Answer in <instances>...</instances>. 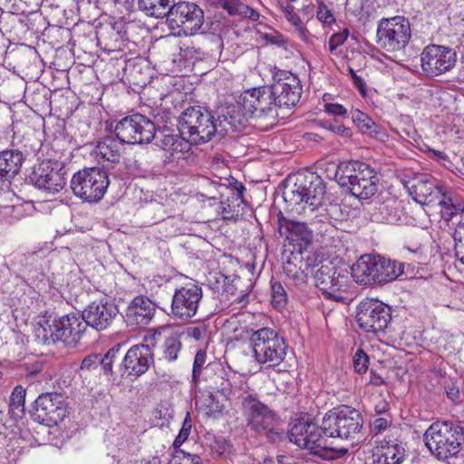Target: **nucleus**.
I'll use <instances>...</instances> for the list:
<instances>
[{"label":"nucleus","mask_w":464,"mask_h":464,"mask_svg":"<svg viewBox=\"0 0 464 464\" xmlns=\"http://www.w3.org/2000/svg\"><path fill=\"white\" fill-rule=\"evenodd\" d=\"M100 363V358L99 355H89L86 356L82 363H81V369L82 370H88L91 371L92 369L97 368L98 364Z\"/></svg>","instance_id":"bf43d9fd"},{"label":"nucleus","mask_w":464,"mask_h":464,"mask_svg":"<svg viewBox=\"0 0 464 464\" xmlns=\"http://www.w3.org/2000/svg\"><path fill=\"white\" fill-rule=\"evenodd\" d=\"M328 129L331 130L333 132L337 133L343 137L351 136V130L343 124L330 123Z\"/></svg>","instance_id":"e2e57ef3"},{"label":"nucleus","mask_w":464,"mask_h":464,"mask_svg":"<svg viewBox=\"0 0 464 464\" xmlns=\"http://www.w3.org/2000/svg\"><path fill=\"white\" fill-rule=\"evenodd\" d=\"M334 178L342 188L361 200L371 198L379 188L380 177L376 170L359 160L340 163L334 169Z\"/></svg>","instance_id":"f257e3e1"},{"label":"nucleus","mask_w":464,"mask_h":464,"mask_svg":"<svg viewBox=\"0 0 464 464\" xmlns=\"http://www.w3.org/2000/svg\"><path fill=\"white\" fill-rule=\"evenodd\" d=\"M270 88L274 102L279 108L295 106L303 92L299 78L286 71H281L274 76V82L270 85Z\"/></svg>","instance_id":"aec40b11"},{"label":"nucleus","mask_w":464,"mask_h":464,"mask_svg":"<svg viewBox=\"0 0 464 464\" xmlns=\"http://www.w3.org/2000/svg\"><path fill=\"white\" fill-rule=\"evenodd\" d=\"M178 129L195 145L206 143L218 135L216 117L202 106L187 108L178 119Z\"/></svg>","instance_id":"39448f33"},{"label":"nucleus","mask_w":464,"mask_h":464,"mask_svg":"<svg viewBox=\"0 0 464 464\" xmlns=\"http://www.w3.org/2000/svg\"><path fill=\"white\" fill-rule=\"evenodd\" d=\"M304 188H302L301 184L295 183L294 187L284 191L283 198L285 201L288 204V207L294 210L296 206L300 204L304 205Z\"/></svg>","instance_id":"79ce46f5"},{"label":"nucleus","mask_w":464,"mask_h":464,"mask_svg":"<svg viewBox=\"0 0 464 464\" xmlns=\"http://www.w3.org/2000/svg\"><path fill=\"white\" fill-rule=\"evenodd\" d=\"M208 387L209 389L220 392L225 396H227L231 391L230 382L228 380H225L222 376H216L210 380Z\"/></svg>","instance_id":"603ef678"},{"label":"nucleus","mask_w":464,"mask_h":464,"mask_svg":"<svg viewBox=\"0 0 464 464\" xmlns=\"http://www.w3.org/2000/svg\"><path fill=\"white\" fill-rule=\"evenodd\" d=\"M389 403L386 401H380L374 407L375 412L378 414L384 413L389 410Z\"/></svg>","instance_id":"774afa93"},{"label":"nucleus","mask_w":464,"mask_h":464,"mask_svg":"<svg viewBox=\"0 0 464 464\" xmlns=\"http://www.w3.org/2000/svg\"><path fill=\"white\" fill-rule=\"evenodd\" d=\"M211 5L222 8L227 12L229 15H238L241 17H247L252 21H256L259 18V14L244 4L241 0H206Z\"/></svg>","instance_id":"f704fd0d"},{"label":"nucleus","mask_w":464,"mask_h":464,"mask_svg":"<svg viewBox=\"0 0 464 464\" xmlns=\"http://www.w3.org/2000/svg\"><path fill=\"white\" fill-rule=\"evenodd\" d=\"M202 298V287L196 283H188L176 288L170 305L172 316L186 321L191 319L197 314Z\"/></svg>","instance_id":"a211bd4d"},{"label":"nucleus","mask_w":464,"mask_h":464,"mask_svg":"<svg viewBox=\"0 0 464 464\" xmlns=\"http://www.w3.org/2000/svg\"><path fill=\"white\" fill-rule=\"evenodd\" d=\"M67 405L63 395L59 392H44L34 401L31 416L34 420L52 427L63 420Z\"/></svg>","instance_id":"2eb2a0df"},{"label":"nucleus","mask_w":464,"mask_h":464,"mask_svg":"<svg viewBox=\"0 0 464 464\" xmlns=\"http://www.w3.org/2000/svg\"><path fill=\"white\" fill-rule=\"evenodd\" d=\"M24 155L18 150L0 151V181L13 179L21 169Z\"/></svg>","instance_id":"473e14b6"},{"label":"nucleus","mask_w":464,"mask_h":464,"mask_svg":"<svg viewBox=\"0 0 464 464\" xmlns=\"http://www.w3.org/2000/svg\"><path fill=\"white\" fill-rule=\"evenodd\" d=\"M454 250L457 258L464 265V228L458 233H452Z\"/></svg>","instance_id":"864d4df0"},{"label":"nucleus","mask_w":464,"mask_h":464,"mask_svg":"<svg viewBox=\"0 0 464 464\" xmlns=\"http://www.w3.org/2000/svg\"><path fill=\"white\" fill-rule=\"evenodd\" d=\"M162 333L158 329H150L144 335L143 343L131 346L121 360L123 373L139 377L144 374L154 362L152 349L160 341Z\"/></svg>","instance_id":"1a4fd4ad"},{"label":"nucleus","mask_w":464,"mask_h":464,"mask_svg":"<svg viewBox=\"0 0 464 464\" xmlns=\"http://www.w3.org/2000/svg\"><path fill=\"white\" fill-rule=\"evenodd\" d=\"M246 116L241 104L221 108L217 112L216 125L219 137L241 131L246 124Z\"/></svg>","instance_id":"a878e982"},{"label":"nucleus","mask_w":464,"mask_h":464,"mask_svg":"<svg viewBox=\"0 0 464 464\" xmlns=\"http://www.w3.org/2000/svg\"><path fill=\"white\" fill-rule=\"evenodd\" d=\"M391 424L392 420L387 418H377L371 423V432L373 435H378L383 432Z\"/></svg>","instance_id":"4d7b16f0"},{"label":"nucleus","mask_w":464,"mask_h":464,"mask_svg":"<svg viewBox=\"0 0 464 464\" xmlns=\"http://www.w3.org/2000/svg\"><path fill=\"white\" fill-rule=\"evenodd\" d=\"M240 104L248 117L256 119L273 116L277 107L270 86L246 90L240 96Z\"/></svg>","instance_id":"412c9836"},{"label":"nucleus","mask_w":464,"mask_h":464,"mask_svg":"<svg viewBox=\"0 0 464 464\" xmlns=\"http://www.w3.org/2000/svg\"><path fill=\"white\" fill-rule=\"evenodd\" d=\"M392 321V309L378 299L365 298L356 308V322L367 334H383Z\"/></svg>","instance_id":"ddd939ff"},{"label":"nucleus","mask_w":464,"mask_h":464,"mask_svg":"<svg viewBox=\"0 0 464 464\" xmlns=\"http://www.w3.org/2000/svg\"><path fill=\"white\" fill-rule=\"evenodd\" d=\"M369 383L372 384L374 386H381V385L384 384V380L376 372H374L373 370H371Z\"/></svg>","instance_id":"0e129e2a"},{"label":"nucleus","mask_w":464,"mask_h":464,"mask_svg":"<svg viewBox=\"0 0 464 464\" xmlns=\"http://www.w3.org/2000/svg\"><path fill=\"white\" fill-rule=\"evenodd\" d=\"M421 68L429 77H435L450 71L456 64V52L444 45L430 44L421 54Z\"/></svg>","instance_id":"6ab92c4d"},{"label":"nucleus","mask_w":464,"mask_h":464,"mask_svg":"<svg viewBox=\"0 0 464 464\" xmlns=\"http://www.w3.org/2000/svg\"><path fill=\"white\" fill-rule=\"evenodd\" d=\"M409 191L413 199L421 205L432 203L434 197L440 192L436 180L428 175H421L415 179Z\"/></svg>","instance_id":"c85d7f7f"},{"label":"nucleus","mask_w":464,"mask_h":464,"mask_svg":"<svg viewBox=\"0 0 464 464\" xmlns=\"http://www.w3.org/2000/svg\"><path fill=\"white\" fill-rule=\"evenodd\" d=\"M283 259L285 274L296 283H304L308 271L316 265L318 256L314 247L286 246Z\"/></svg>","instance_id":"dca6fc26"},{"label":"nucleus","mask_w":464,"mask_h":464,"mask_svg":"<svg viewBox=\"0 0 464 464\" xmlns=\"http://www.w3.org/2000/svg\"><path fill=\"white\" fill-rule=\"evenodd\" d=\"M441 218L447 223L452 233L464 229V202L459 198H448L440 200Z\"/></svg>","instance_id":"cd10ccee"},{"label":"nucleus","mask_w":464,"mask_h":464,"mask_svg":"<svg viewBox=\"0 0 464 464\" xmlns=\"http://www.w3.org/2000/svg\"><path fill=\"white\" fill-rule=\"evenodd\" d=\"M168 464H203L202 459L197 454L176 450Z\"/></svg>","instance_id":"49530a36"},{"label":"nucleus","mask_w":464,"mask_h":464,"mask_svg":"<svg viewBox=\"0 0 464 464\" xmlns=\"http://www.w3.org/2000/svg\"><path fill=\"white\" fill-rule=\"evenodd\" d=\"M245 187L242 183L236 182L231 193L226 199L221 200L218 212L224 219L237 220L245 212L246 203L243 198Z\"/></svg>","instance_id":"bb28decb"},{"label":"nucleus","mask_w":464,"mask_h":464,"mask_svg":"<svg viewBox=\"0 0 464 464\" xmlns=\"http://www.w3.org/2000/svg\"><path fill=\"white\" fill-rule=\"evenodd\" d=\"M241 414L249 430L270 441L280 440L283 431L276 412L261 401L256 395L248 394L241 399Z\"/></svg>","instance_id":"7ed1b4c3"},{"label":"nucleus","mask_w":464,"mask_h":464,"mask_svg":"<svg viewBox=\"0 0 464 464\" xmlns=\"http://www.w3.org/2000/svg\"><path fill=\"white\" fill-rule=\"evenodd\" d=\"M203 22L202 9L190 2H174L166 17L169 29L179 37L196 34L202 27Z\"/></svg>","instance_id":"9d476101"},{"label":"nucleus","mask_w":464,"mask_h":464,"mask_svg":"<svg viewBox=\"0 0 464 464\" xmlns=\"http://www.w3.org/2000/svg\"><path fill=\"white\" fill-rule=\"evenodd\" d=\"M353 364L354 371L359 373H364L368 370L369 367V357L362 349H358L353 360Z\"/></svg>","instance_id":"8fccbe9b"},{"label":"nucleus","mask_w":464,"mask_h":464,"mask_svg":"<svg viewBox=\"0 0 464 464\" xmlns=\"http://www.w3.org/2000/svg\"><path fill=\"white\" fill-rule=\"evenodd\" d=\"M394 205V201H388L380 204L375 212L372 214V217L378 222L396 224L401 219V217L399 215L398 209Z\"/></svg>","instance_id":"58836bf2"},{"label":"nucleus","mask_w":464,"mask_h":464,"mask_svg":"<svg viewBox=\"0 0 464 464\" xmlns=\"http://www.w3.org/2000/svg\"><path fill=\"white\" fill-rule=\"evenodd\" d=\"M316 18L325 25H330L336 21L333 11L324 2L318 3Z\"/></svg>","instance_id":"3c124183"},{"label":"nucleus","mask_w":464,"mask_h":464,"mask_svg":"<svg viewBox=\"0 0 464 464\" xmlns=\"http://www.w3.org/2000/svg\"><path fill=\"white\" fill-rule=\"evenodd\" d=\"M188 337L195 341H203L208 334V327L206 325L191 326L187 329Z\"/></svg>","instance_id":"6e6d98bb"},{"label":"nucleus","mask_w":464,"mask_h":464,"mask_svg":"<svg viewBox=\"0 0 464 464\" xmlns=\"http://www.w3.org/2000/svg\"><path fill=\"white\" fill-rule=\"evenodd\" d=\"M349 29L345 28L342 32L334 34L329 39V50L334 53L339 46L343 45L349 36Z\"/></svg>","instance_id":"5fc2aeb1"},{"label":"nucleus","mask_w":464,"mask_h":464,"mask_svg":"<svg viewBox=\"0 0 464 464\" xmlns=\"http://www.w3.org/2000/svg\"><path fill=\"white\" fill-rule=\"evenodd\" d=\"M31 181L44 192L53 195L60 192L67 182V170L61 161H43L32 173Z\"/></svg>","instance_id":"f3484780"},{"label":"nucleus","mask_w":464,"mask_h":464,"mask_svg":"<svg viewBox=\"0 0 464 464\" xmlns=\"http://www.w3.org/2000/svg\"><path fill=\"white\" fill-rule=\"evenodd\" d=\"M349 71L354 86L359 90V92L362 95H365V82L361 76L357 75L356 72L352 68H350Z\"/></svg>","instance_id":"680f3d73"},{"label":"nucleus","mask_w":464,"mask_h":464,"mask_svg":"<svg viewBox=\"0 0 464 464\" xmlns=\"http://www.w3.org/2000/svg\"><path fill=\"white\" fill-rule=\"evenodd\" d=\"M336 273V267L331 264L322 265L315 272L314 278L315 286L324 295L327 289H331L330 277L334 276Z\"/></svg>","instance_id":"ea45409f"},{"label":"nucleus","mask_w":464,"mask_h":464,"mask_svg":"<svg viewBox=\"0 0 464 464\" xmlns=\"http://www.w3.org/2000/svg\"><path fill=\"white\" fill-rule=\"evenodd\" d=\"M411 37L410 21L401 15L382 18L378 22L376 42L387 52L403 50Z\"/></svg>","instance_id":"f8f14e48"},{"label":"nucleus","mask_w":464,"mask_h":464,"mask_svg":"<svg viewBox=\"0 0 464 464\" xmlns=\"http://www.w3.org/2000/svg\"><path fill=\"white\" fill-rule=\"evenodd\" d=\"M398 134L403 139L412 140H416L418 136L416 130L411 123H409L407 127L402 128L401 130L398 131Z\"/></svg>","instance_id":"052dcab7"},{"label":"nucleus","mask_w":464,"mask_h":464,"mask_svg":"<svg viewBox=\"0 0 464 464\" xmlns=\"http://www.w3.org/2000/svg\"><path fill=\"white\" fill-rule=\"evenodd\" d=\"M182 349V343L179 335L175 332H169L168 335H164L163 343L160 346V357L158 360L172 362L178 360L179 354Z\"/></svg>","instance_id":"c9c22d12"},{"label":"nucleus","mask_w":464,"mask_h":464,"mask_svg":"<svg viewBox=\"0 0 464 464\" xmlns=\"http://www.w3.org/2000/svg\"><path fill=\"white\" fill-rule=\"evenodd\" d=\"M114 132L119 140L127 144L150 143L155 137V123L146 116L135 113L117 122Z\"/></svg>","instance_id":"4468645a"},{"label":"nucleus","mask_w":464,"mask_h":464,"mask_svg":"<svg viewBox=\"0 0 464 464\" xmlns=\"http://www.w3.org/2000/svg\"><path fill=\"white\" fill-rule=\"evenodd\" d=\"M352 120L362 133L372 134L373 132H376L375 122L364 112L359 110L353 111Z\"/></svg>","instance_id":"a19ab883"},{"label":"nucleus","mask_w":464,"mask_h":464,"mask_svg":"<svg viewBox=\"0 0 464 464\" xmlns=\"http://www.w3.org/2000/svg\"><path fill=\"white\" fill-rule=\"evenodd\" d=\"M193 143L188 140L184 135H181L180 132L177 134L167 133L163 134V137L160 140V147L169 152L172 156L175 154H184L190 150V146Z\"/></svg>","instance_id":"e433bc0d"},{"label":"nucleus","mask_w":464,"mask_h":464,"mask_svg":"<svg viewBox=\"0 0 464 464\" xmlns=\"http://www.w3.org/2000/svg\"><path fill=\"white\" fill-rule=\"evenodd\" d=\"M86 330V324L82 318L76 314H67L58 319L43 320L35 330L36 336L46 344L62 342L66 346L74 347L79 343L82 334Z\"/></svg>","instance_id":"423d86ee"},{"label":"nucleus","mask_w":464,"mask_h":464,"mask_svg":"<svg viewBox=\"0 0 464 464\" xmlns=\"http://www.w3.org/2000/svg\"><path fill=\"white\" fill-rule=\"evenodd\" d=\"M119 314L117 304L107 297L92 302L82 312V321L97 331L110 327Z\"/></svg>","instance_id":"4be33fe9"},{"label":"nucleus","mask_w":464,"mask_h":464,"mask_svg":"<svg viewBox=\"0 0 464 464\" xmlns=\"http://www.w3.org/2000/svg\"><path fill=\"white\" fill-rule=\"evenodd\" d=\"M287 303V294L284 286L279 282H271V304L272 305L281 310Z\"/></svg>","instance_id":"37998d69"},{"label":"nucleus","mask_w":464,"mask_h":464,"mask_svg":"<svg viewBox=\"0 0 464 464\" xmlns=\"http://www.w3.org/2000/svg\"><path fill=\"white\" fill-rule=\"evenodd\" d=\"M122 142L111 136H107L98 142L95 154L98 161L104 167L118 164L121 158Z\"/></svg>","instance_id":"7c9ffc66"},{"label":"nucleus","mask_w":464,"mask_h":464,"mask_svg":"<svg viewBox=\"0 0 464 464\" xmlns=\"http://www.w3.org/2000/svg\"><path fill=\"white\" fill-rule=\"evenodd\" d=\"M297 32L298 36L304 42H308L309 40V32L303 23H300V25L295 26Z\"/></svg>","instance_id":"338daca9"},{"label":"nucleus","mask_w":464,"mask_h":464,"mask_svg":"<svg viewBox=\"0 0 464 464\" xmlns=\"http://www.w3.org/2000/svg\"><path fill=\"white\" fill-rule=\"evenodd\" d=\"M304 188V206L303 210L308 208L311 211L317 209L324 203L325 185L322 179L318 176H312L311 180L306 179L301 182Z\"/></svg>","instance_id":"c756f323"},{"label":"nucleus","mask_w":464,"mask_h":464,"mask_svg":"<svg viewBox=\"0 0 464 464\" xmlns=\"http://www.w3.org/2000/svg\"><path fill=\"white\" fill-rule=\"evenodd\" d=\"M106 171L99 168L79 170L71 179V188L77 198L87 202L100 201L109 186Z\"/></svg>","instance_id":"9b49d317"},{"label":"nucleus","mask_w":464,"mask_h":464,"mask_svg":"<svg viewBox=\"0 0 464 464\" xmlns=\"http://www.w3.org/2000/svg\"><path fill=\"white\" fill-rule=\"evenodd\" d=\"M352 275L346 269L336 268V273L330 277L331 289H327L324 296L337 302L344 303L350 299L349 290L352 286Z\"/></svg>","instance_id":"2f4dec72"},{"label":"nucleus","mask_w":464,"mask_h":464,"mask_svg":"<svg viewBox=\"0 0 464 464\" xmlns=\"http://www.w3.org/2000/svg\"><path fill=\"white\" fill-rule=\"evenodd\" d=\"M207 362V353L200 349L198 350L194 358L193 362V369H192V382L194 384H198L201 382V380H206L209 372L212 371L211 365Z\"/></svg>","instance_id":"4c0bfd02"},{"label":"nucleus","mask_w":464,"mask_h":464,"mask_svg":"<svg viewBox=\"0 0 464 464\" xmlns=\"http://www.w3.org/2000/svg\"><path fill=\"white\" fill-rule=\"evenodd\" d=\"M407 458L405 446L401 442L384 441L373 464H401Z\"/></svg>","instance_id":"72a5a7b5"},{"label":"nucleus","mask_w":464,"mask_h":464,"mask_svg":"<svg viewBox=\"0 0 464 464\" xmlns=\"http://www.w3.org/2000/svg\"><path fill=\"white\" fill-rule=\"evenodd\" d=\"M424 441L437 459L457 458L464 446V428L453 422L436 421L425 431Z\"/></svg>","instance_id":"f03ea898"},{"label":"nucleus","mask_w":464,"mask_h":464,"mask_svg":"<svg viewBox=\"0 0 464 464\" xmlns=\"http://www.w3.org/2000/svg\"><path fill=\"white\" fill-rule=\"evenodd\" d=\"M155 313V303L148 296L139 295L129 303L123 316L128 325L145 326L152 321Z\"/></svg>","instance_id":"393cba45"},{"label":"nucleus","mask_w":464,"mask_h":464,"mask_svg":"<svg viewBox=\"0 0 464 464\" xmlns=\"http://www.w3.org/2000/svg\"><path fill=\"white\" fill-rule=\"evenodd\" d=\"M191 428H192V420H191L189 413L188 412L183 420L182 427L173 442V447H174L175 450H179V448L188 440V438L190 434V431H191Z\"/></svg>","instance_id":"09e8293b"},{"label":"nucleus","mask_w":464,"mask_h":464,"mask_svg":"<svg viewBox=\"0 0 464 464\" xmlns=\"http://www.w3.org/2000/svg\"><path fill=\"white\" fill-rule=\"evenodd\" d=\"M155 417L159 419L169 420L172 417V413L169 412L167 408H164L162 405H160L155 411Z\"/></svg>","instance_id":"69168bd1"},{"label":"nucleus","mask_w":464,"mask_h":464,"mask_svg":"<svg viewBox=\"0 0 464 464\" xmlns=\"http://www.w3.org/2000/svg\"><path fill=\"white\" fill-rule=\"evenodd\" d=\"M404 272V263L381 256H362L351 267L353 280L360 285L387 284Z\"/></svg>","instance_id":"20e7f679"},{"label":"nucleus","mask_w":464,"mask_h":464,"mask_svg":"<svg viewBox=\"0 0 464 464\" xmlns=\"http://www.w3.org/2000/svg\"><path fill=\"white\" fill-rule=\"evenodd\" d=\"M255 360L268 367L279 365L285 358L287 346L285 339L269 327L255 331L249 338Z\"/></svg>","instance_id":"6e6552de"},{"label":"nucleus","mask_w":464,"mask_h":464,"mask_svg":"<svg viewBox=\"0 0 464 464\" xmlns=\"http://www.w3.org/2000/svg\"><path fill=\"white\" fill-rule=\"evenodd\" d=\"M324 111L334 116H345L347 114V109L339 103H325Z\"/></svg>","instance_id":"13d9d810"},{"label":"nucleus","mask_w":464,"mask_h":464,"mask_svg":"<svg viewBox=\"0 0 464 464\" xmlns=\"http://www.w3.org/2000/svg\"><path fill=\"white\" fill-rule=\"evenodd\" d=\"M26 391L21 385L14 387L10 396V408L18 414L24 413Z\"/></svg>","instance_id":"a18cd8bd"},{"label":"nucleus","mask_w":464,"mask_h":464,"mask_svg":"<svg viewBox=\"0 0 464 464\" xmlns=\"http://www.w3.org/2000/svg\"><path fill=\"white\" fill-rule=\"evenodd\" d=\"M323 433L322 425L319 427L311 421L299 420L291 427L288 437L290 441L298 447L317 454L319 450L324 448L325 440Z\"/></svg>","instance_id":"5701e85b"},{"label":"nucleus","mask_w":464,"mask_h":464,"mask_svg":"<svg viewBox=\"0 0 464 464\" xmlns=\"http://www.w3.org/2000/svg\"><path fill=\"white\" fill-rule=\"evenodd\" d=\"M362 424V417L357 410L343 405L325 413L322 429L326 437L353 440L360 436Z\"/></svg>","instance_id":"0eeeda50"},{"label":"nucleus","mask_w":464,"mask_h":464,"mask_svg":"<svg viewBox=\"0 0 464 464\" xmlns=\"http://www.w3.org/2000/svg\"><path fill=\"white\" fill-rule=\"evenodd\" d=\"M278 232L285 237L286 246L313 247L312 230L304 222L296 221L284 217L282 212L277 215Z\"/></svg>","instance_id":"b1692460"},{"label":"nucleus","mask_w":464,"mask_h":464,"mask_svg":"<svg viewBox=\"0 0 464 464\" xmlns=\"http://www.w3.org/2000/svg\"><path fill=\"white\" fill-rule=\"evenodd\" d=\"M230 447L224 438H215L209 444L210 454L214 459L221 458L229 451Z\"/></svg>","instance_id":"de8ad7c7"},{"label":"nucleus","mask_w":464,"mask_h":464,"mask_svg":"<svg viewBox=\"0 0 464 464\" xmlns=\"http://www.w3.org/2000/svg\"><path fill=\"white\" fill-rule=\"evenodd\" d=\"M122 344L116 343L100 359V364L106 374L112 372V365L121 357Z\"/></svg>","instance_id":"c03bdc74"}]
</instances>
